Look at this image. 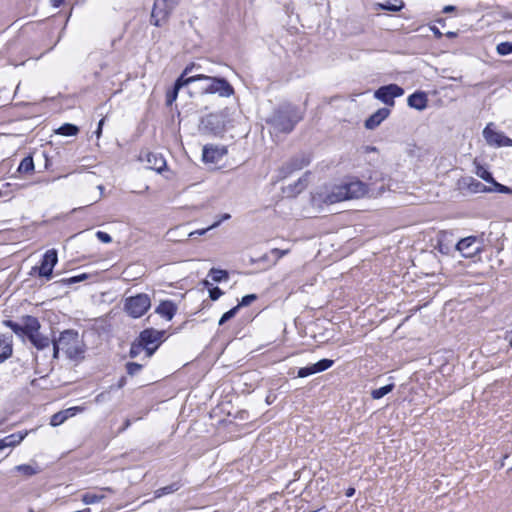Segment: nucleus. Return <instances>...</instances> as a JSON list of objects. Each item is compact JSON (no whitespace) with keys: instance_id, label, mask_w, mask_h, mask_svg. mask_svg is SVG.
<instances>
[{"instance_id":"1","label":"nucleus","mask_w":512,"mask_h":512,"mask_svg":"<svg viewBox=\"0 0 512 512\" xmlns=\"http://www.w3.org/2000/svg\"><path fill=\"white\" fill-rule=\"evenodd\" d=\"M3 324L9 327L23 341L27 339L37 350H44L51 344V339L40 332L41 324L34 316H23L21 323H16L12 320H4Z\"/></svg>"},{"instance_id":"2","label":"nucleus","mask_w":512,"mask_h":512,"mask_svg":"<svg viewBox=\"0 0 512 512\" xmlns=\"http://www.w3.org/2000/svg\"><path fill=\"white\" fill-rule=\"evenodd\" d=\"M383 191V186L376 190L358 179H353L349 182L334 186L331 192L326 196V202L333 204L345 200L358 199L366 195L376 197Z\"/></svg>"},{"instance_id":"3","label":"nucleus","mask_w":512,"mask_h":512,"mask_svg":"<svg viewBox=\"0 0 512 512\" xmlns=\"http://www.w3.org/2000/svg\"><path fill=\"white\" fill-rule=\"evenodd\" d=\"M303 118V113L292 104H283L275 109L266 122L275 133H290Z\"/></svg>"},{"instance_id":"4","label":"nucleus","mask_w":512,"mask_h":512,"mask_svg":"<svg viewBox=\"0 0 512 512\" xmlns=\"http://www.w3.org/2000/svg\"><path fill=\"white\" fill-rule=\"evenodd\" d=\"M196 81H205V85L200 87L202 94H217L220 97H230L234 94L233 86L225 79L220 77L206 76L203 74L192 75Z\"/></svg>"},{"instance_id":"5","label":"nucleus","mask_w":512,"mask_h":512,"mask_svg":"<svg viewBox=\"0 0 512 512\" xmlns=\"http://www.w3.org/2000/svg\"><path fill=\"white\" fill-rule=\"evenodd\" d=\"M57 340L62 345V351L69 359H77L83 355V344L77 331L65 330L60 333Z\"/></svg>"},{"instance_id":"6","label":"nucleus","mask_w":512,"mask_h":512,"mask_svg":"<svg viewBox=\"0 0 512 512\" xmlns=\"http://www.w3.org/2000/svg\"><path fill=\"white\" fill-rule=\"evenodd\" d=\"M227 118L226 111L210 113L201 118L199 130L204 134L220 135L225 131Z\"/></svg>"},{"instance_id":"7","label":"nucleus","mask_w":512,"mask_h":512,"mask_svg":"<svg viewBox=\"0 0 512 512\" xmlns=\"http://www.w3.org/2000/svg\"><path fill=\"white\" fill-rule=\"evenodd\" d=\"M150 307L151 298L146 293H139L124 300V310L132 318H140Z\"/></svg>"},{"instance_id":"8","label":"nucleus","mask_w":512,"mask_h":512,"mask_svg":"<svg viewBox=\"0 0 512 512\" xmlns=\"http://www.w3.org/2000/svg\"><path fill=\"white\" fill-rule=\"evenodd\" d=\"M179 2L180 0H155L151 12V24L156 27L162 26Z\"/></svg>"},{"instance_id":"9","label":"nucleus","mask_w":512,"mask_h":512,"mask_svg":"<svg viewBox=\"0 0 512 512\" xmlns=\"http://www.w3.org/2000/svg\"><path fill=\"white\" fill-rule=\"evenodd\" d=\"M195 68H200V65L191 63L185 67L182 74L175 81L173 88L167 91L166 105L171 106L173 104V102L177 99L180 88L187 86L190 83L196 82V78H192V76L187 77V75L190 74Z\"/></svg>"},{"instance_id":"10","label":"nucleus","mask_w":512,"mask_h":512,"mask_svg":"<svg viewBox=\"0 0 512 512\" xmlns=\"http://www.w3.org/2000/svg\"><path fill=\"white\" fill-rule=\"evenodd\" d=\"M164 331L148 328L143 330L137 338L145 346V357L150 358L158 348Z\"/></svg>"},{"instance_id":"11","label":"nucleus","mask_w":512,"mask_h":512,"mask_svg":"<svg viewBox=\"0 0 512 512\" xmlns=\"http://www.w3.org/2000/svg\"><path fill=\"white\" fill-rule=\"evenodd\" d=\"M483 243L482 240L476 236H468L459 240L455 245V250L459 251L460 254L465 258H472L475 255L482 252Z\"/></svg>"},{"instance_id":"12","label":"nucleus","mask_w":512,"mask_h":512,"mask_svg":"<svg viewBox=\"0 0 512 512\" xmlns=\"http://www.w3.org/2000/svg\"><path fill=\"white\" fill-rule=\"evenodd\" d=\"M404 94V89L397 84H389L378 88L374 97L386 105H394V99Z\"/></svg>"},{"instance_id":"13","label":"nucleus","mask_w":512,"mask_h":512,"mask_svg":"<svg viewBox=\"0 0 512 512\" xmlns=\"http://www.w3.org/2000/svg\"><path fill=\"white\" fill-rule=\"evenodd\" d=\"M58 261L57 251L55 249H50L45 252L43 255L41 265L38 268L39 276L45 277L46 279H51L53 268Z\"/></svg>"},{"instance_id":"14","label":"nucleus","mask_w":512,"mask_h":512,"mask_svg":"<svg viewBox=\"0 0 512 512\" xmlns=\"http://www.w3.org/2000/svg\"><path fill=\"white\" fill-rule=\"evenodd\" d=\"M483 136L489 145L496 147H512V139L501 132L494 131L487 126L483 131Z\"/></svg>"},{"instance_id":"15","label":"nucleus","mask_w":512,"mask_h":512,"mask_svg":"<svg viewBox=\"0 0 512 512\" xmlns=\"http://www.w3.org/2000/svg\"><path fill=\"white\" fill-rule=\"evenodd\" d=\"M309 163H310L309 156H307L305 154L295 156L283 167V170L285 171V176L294 171L303 169L304 167L309 165Z\"/></svg>"},{"instance_id":"16","label":"nucleus","mask_w":512,"mask_h":512,"mask_svg":"<svg viewBox=\"0 0 512 512\" xmlns=\"http://www.w3.org/2000/svg\"><path fill=\"white\" fill-rule=\"evenodd\" d=\"M390 110L388 108H380L365 120V128L373 130L378 127L388 116Z\"/></svg>"},{"instance_id":"17","label":"nucleus","mask_w":512,"mask_h":512,"mask_svg":"<svg viewBox=\"0 0 512 512\" xmlns=\"http://www.w3.org/2000/svg\"><path fill=\"white\" fill-rule=\"evenodd\" d=\"M408 106L418 111L426 109L428 97L425 92L417 91L411 94L407 99Z\"/></svg>"},{"instance_id":"18","label":"nucleus","mask_w":512,"mask_h":512,"mask_svg":"<svg viewBox=\"0 0 512 512\" xmlns=\"http://www.w3.org/2000/svg\"><path fill=\"white\" fill-rule=\"evenodd\" d=\"M145 157L147 162V168L151 170H155L160 173L166 167V160L159 153L147 152Z\"/></svg>"},{"instance_id":"19","label":"nucleus","mask_w":512,"mask_h":512,"mask_svg":"<svg viewBox=\"0 0 512 512\" xmlns=\"http://www.w3.org/2000/svg\"><path fill=\"white\" fill-rule=\"evenodd\" d=\"M13 343L12 337L0 334V363H3L12 356Z\"/></svg>"},{"instance_id":"20","label":"nucleus","mask_w":512,"mask_h":512,"mask_svg":"<svg viewBox=\"0 0 512 512\" xmlns=\"http://www.w3.org/2000/svg\"><path fill=\"white\" fill-rule=\"evenodd\" d=\"M27 433L17 432L0 439V452L7 448H13L20 444Z\"/></svg>"},{"instance_id":"21","label":"nucleus","mask_w":512,"mask_h":512,"mask_svg":"<svg viewBox=\"0 0 512 512\" xmlns=\"http://www.w3.org/2000/svg\"><path fill=\"white\" fill-rule=\"evenodd\" d=\"M78 407H71L66 410L60 411L52 415L50 425L53 427L59 426L64 423L69 417H72L78 411Z\"/></svg>"},{"instance_id":"22","label":"nucleus","mask_w":512,"mask_h":512,"mask_svg":"<svg viewBox=\"0 0 512 512\" xmlns=\"http://www.w3.org/2000/svg\"><path fill=\"white\" fill-rule=\"evenodd\" d=\"M177 311V307L172 301H162L156 308L155 312L160 316L171 320Z\"/></svg>"},{"instance_id":"23","label":"nucleus","mask_w":512,"mask_h":512,"mask_svg":"<svg viewBox=\"0 0 512 512\" xmlns=\"http://www.w3.org/2000/svg\"><path fill=\"white\" fill-rule=\"evenodd\" d=\"M222 154L218 147L205 145L202 151V159L206 163H215L221 158Z\"/></svg>"},{"instance_id":"24","label":"nucleus","mask_w":512,"mask_h":512,"mask_svg":"<svg viewBox=\"0 0 512 512\" xmlns=\"http://www.w3.org/2000/svg\"><path fill=\"white\" fill-rule=\"evenodd\" d=\"M377 6L382 10L398 12L404 8L405 4L402 0H386L378 3Z\"/></svg>"},{"instance_id":"25","label":"nucleus","mask_w":512,"mask_h":512,"mask_svg":"<svg viewBox=\"0 0 512 512\" xmlns=\"http://www.w3.org/2000/svg\"><path fill=\"white\" fill-rule=\"evenodd\" d=\"M181 487H182V484L180 481L173 482L170 485H167V486H164V487H161V488L155 490V497L160 498L164 495L174 493V492L178 491Z\"/></svg>"},{"instance_id":"26","label":"nucleus","mask_w":512,"mask_h":512,"mask_svg":"<svg viewBox=\"0 0 512 512\" xmlns=\"http://www.w3.org/2000/svg\"><path fill=\"white\" fill-rule=\"evenodd\" d=\"M467 188L472 193L489 192V187L472 177L468 179Z\"/></svg>"},{"instance_id":"27","label":"nucleus","mask_w":512,"mask_h":512,"mask_svg":"<svg viewBox=\"0 0 512 512\" xmlns=\"http://www.w3.org/2000/svg\"><path fill=\"white\" fill-rule=\"evenodd\" d=\"M78 132L79 128L71 123H65L56 130V133L62 136H75Z\"/></svg>"},{"instance_id":"28","label":"nucleus","mask_w":512,"mask_h":512,"mask_svg":"<svg viewBox=\"0 0 512 512\" xmlns=\"http://www.w3.org/2000/svg\"><path fill=\"white\" fill-rule=\"evenodd\" d=\"M34 171V162L32 156H27L20 162L17 172L29 174Z\"/></svg>"},{"instance_id":"29","label":"nucleus","mask_w":512,"mask_h":512,"mask_svg":"<svg viewBox=\"0 0 512 512\" xmlns=\"http://www.w3.org/2000/svg\"><path fill=\"white\" fill-rule=\"evenodd\" d=\"M208 276H210L214 282L226 281L229 278V274L226 270L217 268H211Z\"/></svg>"},{"instance_id":"30","label":"nucleus","mask_w":512,"mask_h":512,"mask_svg":"<svg viewBox=\"0 0 512 512\" xmlns=\"http://www.w3.org/2000/svg\"><path fill=\"white\" fill-rule=\"evenodd\" d=\"M476 175L488 183L494 182L492 174L481 164L476 163Z\"/></svg>"},{"instance_id":"31","label":"nucleus","mask_w":512,"mask_h":512,"mask_svg":"<svg viewBox=\"0 0 512 512\" xmlns=\"http://www.w3.org/2000/svg\"><path fill=\"white\" fill-rule=\"evenodd\" d=\"M394 389V384L391 383V384H387L383 387H380L378 389H374L372 392H371V396L373 399H380L382 397H384L385 395H387L388 393H390L392 390Z\"/></svg>"},{"instance_id":"32","label":"nucleus","mask_w":512,"mask_h":512,"mask_svg":"<svg viewBox=\"0 0 512 512\" xmlns=\"http://www.w3.org/2000/svg\"><path fill=\"white\" fill-rule=\"evenodd\" d=\"M104 498L103 494H97L92 492H87L82 495V502L84 504L90 505L94 503L100 502Z\"/></svg>"},{"instance_id":"33","label":"nucleus","mask_w":512,"mask_h":512,"mask_svg":"<svg viewBox=\"0 0 512 512\" xmlns=\"http://www.w3.org/2000/svg\"><path fill=\"white\" fill-rule=\"evenodd\" d=\"M143 351H145V346L138 339H136L131 345L129 355L131 358H136Z\"/></svg>"},{"instance_id":"34","label":"nucleus","mask_w":512,"mask_h":512,"mask_svg":"<svg viewBox=\"0 0 512 512\" xmlns=\"http://www.w3.org/2000/svg\"><path fill=\"white\" fill-rule=\"evenodd\" d=\"M15 470L26 476H32L38 473V469L29 464L18 465L15 467Z\"/></svg>"},{"instance_id":"35","label":"nucleus","mask_w":512,"mask_h":512,"mask_svg":"<svg viewBox=\"0 0 512 512\" xmlns=\"http://www.w3.org/2000/svg\"><path fill=\"white\" fill-rule=\"evenodd\" d=\"M13 184L11 183H5L2 188H0V198L1 197H9L10 199L13 197L11 187ZM15 189H21L24 187V185L15 184Z\"/></svg>"},{"instance_id":"36","label":"nucleus","mask_w":512,"mask_h":512,"mask_svg":"<svg viewBox=\"0 0 512 512\" xmlns=\"http://www.w3.org/2000/svg\"><path fill=\"white\" fill-rule=\"evenodd\" d=\"M493 187H489V192H498L503 194L512 193V189L508 186L498 183L495 179L494 182L491 183Z\"/></svg>"},{"instance_id":"37","label":"nucleus","mask_w":512,"mask_h":512,"mask_svg":"<svg viewBox=\"0 0 512 512\" xmlns=\"http://www.w3.org/2000/svg\"><path fill=\"white\" fill-rule=\"evenodd\" d=\"M499 55L505 56L512 54V42H501L496 46Z\"/></svg>"},{"instance_id":"38","label":"nucleus","mask_w":512,"mask_h":512,"mask_svg":"<svg viewBox=\"0 0 512 512\" xmlns=\"http://www.w3.org/2000/svg\"><path fill=\"white\" fill-rule=\"evenodd\" d=\"M334 361L330 359H321L320 361L314 363V368L317 373L323 372L329 369L333 365Z\"/></svg>"},{"instance_id":"39","label":"nucleus","mask_w":512,"mask_h":512,"mask_svg":"<svg viewBox=\"0 0 512 512\" xmlns=\"http://www.w3.org/2000/svg\"><path fill=\"white\" fill-rule=\"evenodd\" d=\"M239 308H240V305H237V306H235V307L231 308L229 311L225 312V313L221 316V318H220V320H219L218 324H219V325H223L224 323H226L227 321H229L230 319H232V318L236 315V313L238 312Z\"/></svg>"},{"instance_id":"40","label":"nucleus","mask_w":512,"mask_h":512,"mask_svg":"<svg viewBox=\"0 0 512 512\" xmlns=\"http://www.w3.org/2000/svg\"><path fill=\"white\" fill-rule=\"evenodd\" d=\"M86 279H88V274L83 273V274H80L77 276L62 279L61 282L65 285H72V284L84 281Z\"/></svg>"},{"instance_id":"41","label":"nucleus","mask_w":512,"mask_h":512,"mask_svg":"<svg viewBox=\"0 0 512 512\" xmlns=\"http://www.w3.org/2000/svg\"><path fill=\"white\" fill-rule=\"evenodd\" d=\"M316 373H317V371L315 370L314 365L312 364V365L300 368L298 370L297 376L300 378H305V377H308V376L316 374Z\"/></svg>"},{"instance_id":"42","label":"nucleus","mask_w":512,"mask_h":512,"mask_svg":"<svg viewBox=\"0 0 512 512\" xmlns=\"http://www.w3.org/2000/svg\"><path fill=\"white\" fill-rule=\"evenodd\" d=\"M142 369V365L136 362H128L126 364L127 373L131 376L136 375Z\"/></svg>"},{"instance_id":"43","label":"nucleus","mask_w":512,"mask_h":512,"mask_svg":"<svg viewBox=\"0 0 512 512\" xmlns=\"http://www.w3.org/2000/svg\"><path fill=\"white\" fill-rule=\"evenodd\" d=\"M222 220H218L216 221L215 223H213L212 225H210L209 227L207 228H203V229H198V230H195V231H192L189 233V236L192 237L194 235H198V236H202L204 235L207 231L211 230V229H214L216 227H218L220 225Z\"/></svg>"},{"instance_id":"44","label":"nucleus","mask_w":512,"mask_h":512,"mask_svg":"<svg viewBox=\"0 0 512 512\" xmlns=\"http://www.w3.org/2000/svg\"><path fill=\"white\" fill-rule=\"evenodd\" d=\"M289 252H290L289 249H285V250H281L278 248L272 249L270 251V253L275 256V259L272 264L275 265L282 257L287 255Z\"/></svg>"},{"instance_id":"45","label":"nucleus","mask_w":512,"mask_h":512,"mask_svg":"<svg viewBox=\"0 0 512 512\" xmlns=\"http://www.w3.org/2000/svg\"><path fill=\"white\" fill-rule=\"evenodd\" d=\"M223 294L222 290L219 287H212L209 289V297L211 300H218Z\"/></svg>"},{"instance_id":"46","label":"nucleus","mask_w":512,"mask_h":512,"mask_svg":"<svg viewBox=\"0 0 512 512\" xmlns=\"http://www.w3.org/2000/svg\"><path fill=\"white\" fill-rule=\"evenodd\" d=\"M257 298V296L255 294H248V295H245L244 297H242L241 301L239 302L238 305L241 306H248L250 305L253 301H255Z\"/></svg>"},{"instance_id":"47","label":"nucleus","mask_w":512,"mask_h":512,"mask_svg":"<svg viewBox=\"0 0 512 512\" xmlns=\"http://www.w3.org/2000/svg\"><path fill=\"white\" fill-rule=\"evenodd\" d=\"M96 237L103 243H110L112 242V238L111 236L106 233V232H103V231H97L96 232Z\"/></svg>"},{"instance_id":"48","label":"nucleus","mask_w":512,"mask_h":512,"mask_svg":"<svg viewBox=\"0 0 512 512\" xmlns=\"http://www.w3.org/2000/svg\"><path fill=\"white\" fill-rule=\"evenodd\" d=\"M51 343L53 344V358L57 359L59 357V351L62 350V345L57 339H51Z\"/></svg>"},{"instance_id":"49","label":"nucleus","mask_w":512,"mask_h":512,"mask_svg":"<svg viewBox=\"0 0 512 512\" xmlns=\"http://www.w3.org/2000/svg\"><path fill=\"white\" fill-rule=\"evenodd\" d=\"M438 246H439V251L442 254H449L450 253L451 247L448 246L447 244H444L442 240H439Z\"/></svg>"},{"instance_id":"50","label":"nucleus","mask_w":512,"mask_h":512,"mask_svg":"<svg viewBox=\"0 0 512 512\" xmlns=\"http://www.w3.org/2000/svg\"><path fill=\"white\" fill-rule=\"evenodd\" d=\"M306 186V179H299L296 183H295V188L296 190L294 191L295 193H299L301 192Z\"/></svg>"},{"instance_id":"51","label":"nucleus","mask_w":512,"mask_h":512,"mask_svg":"<svg viewBox=\"0 0 512 512\" xmlns=\"http://www.w3.org/2000/svg\"><path fill=\"white\" fill-rule=\"evenodd\" d=\"M109 397V393L108 392H102L100 394H98L96 397H95V402L96 403H101L103 401H106Z\"/></svg>"},{"instance_id":"52","label":"nucleus","mask_w":512,"mask_h":512,"mask_svg":"<svg viewBox=\"0 0 512 512\" xmlns=\"http://www.w3.org/2000/svg\"><path fill=\"white\" fill-rule=\"evenodd\" d=\"M103 124H104V118L99 121L97 130L95 131V134H96L97 138H100V136L102 134Z\"/></svg>"},{"instance_id":"53","label":"nucleus","mask_w":512,"mask_h":512,"mask_svg":"<svg viewBox=\"0 0 512 512\" xmlns=\"http://www.w3.org/2000/svg\"><path fill=\"white\" fill-rule=\"evenodd\" d=\"M363 152L366 154L371 153V152H377V148L374 146H364Z\"/></svg>"},{"instance_id":"54","label":"nucleus","mask_w":512,"mask_h":512,"mask_svg":"<svg viewBox=\"0 0 512 512\" xmlns=\"http://www.w3.org/2000/svg\"><path fill=\"white\" fill-rule=\"evenodd\" d=\"M505 340H507L512 347V329L506 332Z\"/></svg>"},{"instance_id":"55","label":"nucleus","mask_w":512,"mask_h":512,"mask_svg":"<svg viewBox=\"0 0 512 512\" xmlns=\"http://www.w3.org/2000/svg\"><path fill=\"white\" fill-rule=\"evenodd\" d=\"M275 398H276V395L270 393L266 397V403L269 405L272 404L274 402Z\"/></svg>"},{"instance_id":"56","label":"nucleus","mask_w":512,"mask_h":512,"mask_svg":"<svg viewBox=\"0 0 512 512\" xmlns=\"http://www.w3.org/2000/svg\"><path fill=\"white\" fill-rule=\"evenodd\" d=\"M65 2V0H51V4L53 7H60L63 3Z\"/></svg>"},{"instance_id":"57","label":"nucleus","mask_w":512,"mask_h":512,"mask_svg":"<svg viewBox=\"0 0 512 512\" xmlns=\"http://www.w3.org/2000/svg\"><path fill=\"white\" fill-rule=\"evenodd\" d=\"M456 9L455 6H452V5H447L443 8V12L444 13H450V12H453L454 10Z\"/></svg>"},{"instance_id":"58","label":"nucleus","mask_w":512,"mask_h":512,"mask_svg":"<svg viewBox=\"0 0 512 512\" xmlns=\"http://www.w3.org/2000/svg\"><path fill=\"white\" fill-rule=\"evenodd\" d=\"M355 494V489L353 487H349L346 492H345V495L347 497H352L353 495Z\"/></svg>"},{"instance_id":"59","label":"nucleus","mask_w":512,"mask_h":512,"mask_svg":"<svg viewBox=\"0 0 512 512\" xmlns=\"http://www.w3.org/2000/svg\"><path fill=\"white\" fill-rule=\"evenodd\" d=\"M131 425V421L129 419H126L124 421L123 427L120 429V432L125 431L127 428H129Z\"/></svg>"},{"instance_id":"60","label":"nucleus","mask_w":512,"mask_h":512,"mask_svg":"<svg viewBox=\"0 0 512 512\" xmlns=\"http://www.w3.org/2000/svg\"><path fill=\"white\" fill-rule=\"evenodd\" d=\"M204 286L209 287L211 284L208 280L203 281Z\"/></svg>"},{"instance_id":"61","label":"nucleus","mask_w":512,"mask_h":512,"mask_svg":"<svg viewBox=\"0 0 512 512\" xmlns=\"http://www.w3.org/2000/svg\"><path fill=\"white\" fill-rule=\"evenodd\" d=\"M229 218H230L229 214H224L223 217H222V220H226V219H229Z\"/></svg>"},{"instance_id":"62","label":"nucleus","mask_w":512,"mask_h":512,"mask_svg":"<svg viewBox=\"0 0 512 512\" xmlns=\"http://www.w3.org/2000/svg\"><path fill=\"white\" fill-rule=\"evenodd\" d=\"M98 189H99V191H100L101 193H103L104 187H103L102 185H99V186H98Z\"/></svg>"},{"instance_id":"63","label":"nucleus","mask_w":512,"mask_h":512,"mask_svg":"<svg viewBox=\"0 0 512 512\" xmlns=\"http://www.w3.org/2000/svg\"><path fill=\"white\" fill-rule=\"evenodd\" d=\"M102 490L112 491L111 488H103Z\"/></svg>"},{"instance_id":"64","label":"nucleus","mask_w":512,"mask_h":512,"mask_svg":"<svg viewBox=\"0 0 512 512\" xmlns=\"http://www.w3.org/2000/svg\"><path fill=\"white\" fill-rule=\"evenodd\" d=\"M123 385V379L120 381L119 387H122Z\"/></svg>"}]
</instances>
